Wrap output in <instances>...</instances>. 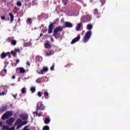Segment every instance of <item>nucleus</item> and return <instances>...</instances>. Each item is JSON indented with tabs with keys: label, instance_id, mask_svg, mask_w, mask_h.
I'll return each instance as SVG.
<instances>
[{
	"label": "nucleus",
	"instance_id": "0eeeda50",
	"mask_svg": "<svg viewBox=\"0 0 130 130\" xmlns=\"http://www.w3.org/2000/svg\"><path fill=\"white\" fill-rule=\"evenodd\" d=\"M14 121H15V119L14 118H11L10 119H9L8 120H7L6 123L9 124V125H12V124H13V122H14Z\"/></svg>",
	"mask_w": 130,
	"mask_h": 130
},
{
	"label": "nucleus",
	"instance_id": "a18cd8bd",
	"mask_svg": "<svg viewBox=\"0 0 130 130\" xmlns=\"http://www.w3.org/2000/svg\"><path fill=\"white\" fill-rule=\"evenodd\" d=\"M11 54H14V51H12L11 52Z\"/></svg>",
	"mask_w": 130,
	"mask_h": 130
},
{
	"label": "nucleus",
	"instance_id": "f8f14e48",
	"mask_svg": "<svg viewBox=\"0 0 130 130\" xmlns=\"http://www.w3.org/2000/svg\"><path fill=\"white\" fill-rule=\"evenodd\" d=\"M18 70H19V71H20V73H21V74H24V73H25V72H26L25 69L22 67L17 68L16 70L18 71Z\"/></svg>",
	"mask_w": 130,
	"mask_h": 130
},
{
	"label": "nucleus",
	"instance_id": "ddd939ff",
	"mask_svg": "<svg viewBox=\"0 0 130 130\" xmlns=\"http://www.w3.org/2000/svg\"><path fill=\"white\" fill-rule=\"evenodd\" d=\"M65 27H68L69 28H72V27H73V24H72L69 22H66Z\"/></svg>",
	"mask_w": 130,
	"mask_h": 130
},
{
	"label": "nucleus",
	"instance_id": "ea45409f",
	"mask_svg": "<svg viewBox=\"0 0 130 130\" xmlns=\"http://www.w3.org/2000/svg\"><path fill=\"white\" fill-rule=\"evenodd\" d=\"M20 62V60H19V59L16 60L17 63H18V62Z\"/></svg>",
	"mask_w": 130,
	"mask_h": 130
},
{
	"label": "nucleus",
	"instance_id": "bb28decb",
	"mask_svg": "<svg viewBox=\"0 0 130 130\" xmlns=\"http://www.w3.org/2000/svg\"><path fill=\"white\" fill-rule=\"evenodd\" d=\"M16 4L18 7H21V6H22V3H21L20 2H17Z\"/></svg>",
	"mask_w": 130,
	"mask_h": 130
},
{
	"label": "nucleus",
	"instance_id": "473e14b6",
	"mask_svg": "<svg viewBox=\"0 0 130 130\" xmlns=\"http://www.w3.org/2000/svg\"><path fill=\"white\" fill-rule=\"evenodd\" d=\"M44 94V96H48V92H45Z\"/></svg>",
	"mask_w": 130,
	"mask_h": 130
},
{
	"label": "nucleus",
	"instance_id": "f3484780",
	"mask_svg": "<svg viewBox=\"0 0 130 130\" xmlns=\"http://www.w3.org/2000/svg\"><path fill=\"white\" fill-rule=\"evenodd\" d=\"M86 28L87 30H91V29L93 28V25L91 24H87Z\"/></svg>",
	"mask_w": 130,
	"mask_h": 130
},
{
	"label": "nucleus",
	"instance_id": "e433bc0d",
	"mask_svg": "<svg viewBox=\"0 0 130 130\" xmlns=\"http://www.w3.org/2000/svg\"><path fill=\"white\" fill-rule=\"evenodd\" d=\"M1 19H2V20H5V16H2V17H1Z\"/></svg>",
	"mask_w": 130,
	"mask_h": 130
},
{
	"label": "nucleus",
	"instance_id": "9d476101",
	"mask_svg": "<svg viewBox=\"0 0 130 130\" xmlns=\"http://www.w3.org/2000/svg\"><path fill=\"white\" fill-rule=\"evenodd\" d=\"M20 117L24 120H26V119H28V115L27 114H21L20 115Z\"/></svg>",
	"mask_w": 130,
	"mask_h": 130
},
{
	"label": "nucleus",
	"instance_id": "4c0bfd02",
	"mask_svg": "<svg viewBox=\"0 0 130 130\" xmlns=\"http://www.w3.org/2000/svg\"><path fill=\"white\" fill-rule=\"evenodd\" d=\"M6 55L9 56V55H10V52H7V53L6 54Z\"/></svg>",
	"mask_w": 130,
	"mask_h": 130
},
{
	"label": "nucleus",
	"instance_id": "4468645a",
	"mask_svg": "<svg viewBox=\"0 0 130 130\" xmlns=\"http://www.w3.org/2000/svg\"><path fill=\"white\" fill-rule=\"evenodd\" d=\"M45 48H47L48 49H49L51 48V46L50 45L49 43H46V44H45Z\"/></svg>",
	"mask_w": 130,
	"mask_h": 130
},
{
	"label": "nucleus",
	"instance_id": "b1692460",
	"mask_svg": "<svg viewBox=\"0 0 130 130\" xmlns=\"http://www.w3.org/2000/svg\"><path fill=\"white\" fill-rule=\"evenodd\" d=\"M27 24H31L32 23V20H31V18H28L27 20Z\"/></svg>",
	"mask_w": 130,
	"mask_h": 130
},
{
	"label": "nucleus",
	"instance_id": "58836bf2",
	"mask_svg": "<svg viewBox=\"0 0 130 130\" xmlns=\"http://www.w3.org/2000/svg\"><path fill=\"white\" fill-rule=\"evenodd\" d=\"M84 33H85V30L82 31L81 35H84Z\"/></svg>",
	"mask_w": 130,
	"mask_h": 130
},
{
	"label": "nucleus",
	"instance_id": "9b49d317",
	"mask_svg": "<svg viewBox=\"0 0 130 130\" xmlns=\"http://www.w3.org/2000/svg\"><path fill=\"white\" fill-rule=\"evenodd\" d=\"M53 26V24H51L49 26V31H48L49 34H51V33H52V30H53V28H52Z\"/></svg>",
	"mask_w": 130,
	"mask_h": 130
},
{
	"label": "nucleus",
	"instance_id": "aec40b11",
	"mask_svg": "<svg viewBox=\"0 0 130 130\" xmlns=\"http://www.w3.org/2000/svg\"><path fill=\"white\" fill-rule=\"evenodd\" d=\"M54 36H55V38H58L60 35L59 34H57V32L54 33Z\"/></svg>",
	"mask_w": 130,
	"mask_h": 130
},
{
	"label": "nucleus",
	"instance_id": "1a4fd4ad",
	"mask_svg": "<svg viewBox=\"0 0 130 130\" xmlns=\"http://www.w3.org/2000/svg\"><path fill=\"white\" fill-rule=\"evenodd\" d=\"M62 31V27H58L54 29V33H57L58 32H61Z\"/></svg>",
	"mask_w": 130,
	"mask_h": 130
},
{
	"label": "nucleus",
	"instance_id": "6e6552de",
	"mask_svg": "<svg viewBox=\"0 0 130 130\" xmlns=\"http://www.w3.org/2000/svg\"><path fill=\"white\" fill-rule=\"evenodd\" d=\"M80 38L81 37L80 36H78L77 37L75 38L74 39L72 40V41L71 42V44H74V43H76V42L79 41Z\"/></svg>",
	"mask_w": 130,
	"mask_h": 130
},
{
	"label": "nucleus",
	"instance_id": "3c124183",
	"mask_svg": "<svg viewBox=\"0 0 130 130\" xmlns=\"http://www.w3.org/2000/svg\"><path fill=\"white\" fill-rule=\"evenodd\" d=\"M9 57L10 58H11V57H12V56H11V54L9 55Z\"/></svg>",
	"mask_w": 130,
	"mask_h": 130
},
{
	"label": "nucleus",
	"instance_id": "20e7f679",
	"mask_svg": "<svg viewBox=\"0 0 130 130\" xmlns=\"http://www.w3.org/2000/svg\"><path fill=\"white\" fill-rule=\"evenodd\" d=\"M38 109H40L41 110H43V109H45V107L43 106L42 102H40L38 103Z\"/></svg>",
	"mask_w": 130,
	"mask_h": 130
},
{
	"label": "nucleus",
	"instance_id": "c756f323",
	"mask_svg": "<svg viewBox=\"0 0 130 130\" xmlns=\"http://www.w3.org/2000/svg\"><path fill=\"white\" fill-rule=\"evenodd\" d=\"M41 95H42V94H41V92L39 91V92H38V96L39 97H41Z\"/></svg>",
	"mask_w": 130,
	"mask_h": 130
},
{
	"label": "nucleus",
	"instance_id": "dca6fc26",
	"mask_svg": "<svg viewBox=\"0 0 130 130\" xmlns=\"http://www.w3.org/2000/svg\"><path fill=\"white\" fill-rule=\"evenodd\" d=\"M9 16H10V18H11L10 21L13 22V21H14V15H13V14H12V13H10Z\"/></svg>",
	"mask_w": 130,
	"mask_h": 130
},
{
	"label": "nucleus",
	"instance_id": "7ed1b4c3",
	"mask_svg": "<svg viewBox=\"0 0 130 130\" xmlns=\"http://www.w3.org/2000/svg\"><path fill=\"white\" fill-rule=\"evenodd\" d=\"M13 115V113L11 111L7 112L6 113H5L3 116L2 118L3 120L6 119V118H9L10 116H12Z\"/></svg>",
	"mask_w": 130,
	"mask_h": 130
},
{
	"label": "nucleus",
	"instance_id": "f03ea898",
	"mask_svg": "<svg viewBox=\"0 0 130 130\" xmlns=\"http://www.w3.org/2000/svg\"><path fill=\"white\" fill-rule=\"evenodd\" d=\"M92 35V32L91 31H87L83 38V42H84V43H86V42H87L89 41V39L91 38V35Z\"/></svg>",
	"mask_w": 130,
	"mask_h": 130
},
{
	"label": "nucleus",
	"instance_id": "c85d7f7f",
	"mask_svg": "<svg viewBox=\"0 0 130 130\" xmlns=\"http://www.w3.org/2000/svg\"><path fill=\"white\" fill-rule=\"evenodd\" d=\"M30 90L32 93H34V92H35V87H32L31 88H30Z\"/></svg>",
	"mask_w": 130,
	"mask_h": 130
},
{
	"label": "nucleus",
	"instance_id": "a19ab883",
	"mask_svg": "<svg viewBox=\"0 0 130 130\" xmlns=\"http://www.w3.org/2000/svg\"><path fill=\"white\" fill-rule=\"evenodd\" d=\"M51 41H52V42H53V41H54L53 38H51Z\"/></svg>",
	"mask_w": 130,
	"mask_h": 130
},
{
	"label": "nucleus",
	"instance_id": "f257e3e1",
	"mask_svg": "<svg viewBox=\"0 0 130 130\" xmlns=\"http://www.w3.org/2000/svg\"><path fill=\"white\" fill-rule=\"evenodd\" d=\"M27 123V121H25L22 122L21 119H17L16 123L15 124V125H17L16 129H19V127H21L22 125H24Z\"/></svg>",
	"mask_w": 130,
	"mask_h": 130
},
{
	"label": "nucleus",
	"instance_id": "49530a36",
	"mask_svg": "<svg viewBox=\"0 0 130 130\" xmlns=\"http://www.w3.org/2000/svg\"><path fill=\"white\" fill-rule=\"evenodd\" d=\"M37 116H41V115L40 114H38V115H37Z\"/></svg>",
	"mask_w": 130,
	"mask_h": 130
},
{
	"label": "nucleus",
	"instance_id": "cd10ccee",
	"mask_svg": "<svg viewBox=\"0 0 130 130\" xmlns=\"http://www.w3.org/2000/svg\"><path fill=\"white\" fill-rule=\"evenodd\" d=\"M12 45H16V44H17V41H16V40H13L12 42Z\"/></svg>",
	"mask_w": 130,
	"mask_h": 130
},
{
	"label": "nucleus",
	"instance_id": "09e8293b",
	"mask_svg": "<svg viewBox=\"0 0 130 130\" xmlns=\"http://www.w3.org/2000/svg\"><path fill=\"white\" fill-rule=\"evenodd\" d=\"M36 82H37V83H40V82H39V80H37L36 81Z\"/></svg>",
	"mask_w": 130,
	"mask_h": 130
},
{
	"label": "nucleus",
	"instance_id": "79ce46f5",
	"mask_svg": "<svg viewBox=\"0 0 130 130\" xmlns=\"http://www.w3.org/2000/svg\"><path fill=\"white\" fill-rule=\"evenodd\" d=\"M15 78H16V76H12V79H15Z\"/></svg>",
	"mask_w": 130,
	"mask_h": 130
},
{
	"label": "nucleus",
	"instance_id": "2eb2a0df",
	"mask_svg": "<svg viewBox=\"0 0 130 130\" xmlns=\"http://www.w3.org/2000/svg\"><path fill=\"white\" fill-rule=\"evenodd\" d=\"M81 26H82L81 23H79L78 24L77 26H76L77 31H80V28H81Z\"/></svg>",
	"mask_w": 130,
	"mask_h": 130
},
{
	"label": "nucleus",
	"instance_id": "39448f33",
	"mask_svg": "<svg viewBox=\"0 0 130 130\" xmlns=\"http://www.w3.org/2000/svg\"><path fill=\"white\" fill-rule=\"evenodd\" d=\"M0 126H3V128L4 129H8V130H15V128L14 127H12L11 128H9V126L7 125H4V124L3 122H0Z\"/></svg>",
	"mask_w": 130,
	"mask_h": 130
},
{
	"label": "nucleus",
	"instance_id": "6ab92c4d",
	"mask_svg": "<svg viewBox=\"0 0 130 130\" xmlns=\"http://www.w3.org/2000/svg\"><path fill=\"white\" fill-rule=\"evenodd\" d=\"M98 10L97 9H95L94 11V15L95 16H96V18H99V17L98 16Z\"/></svg>",
	"mask_w": 130,
	"mask_h": 130
},
{
	"label": "nucleus",
	"instance_id": "c9c22d12",
	"mask_svg": "<svg viewBox=\"0 0 130 130\" xmlns=\"http://www.w3.org/2000/svg\"><path fill=\"white\" fill-rule=\"evenodd\" d=\"M15 51H17V52H20V50L19 49H15Z\"/></svg>",
	"mask_w": 130,
	"mask_h": 130
},
{
	"label": "nucleus",
	"instance_id": "a211bd4d",
	"mask_svg": "<svg viewBox=\"0 0 130 130\" xmlns=\"http://www.w3.org/2000/svg\"><path fill=\"white\" fill-rule=\"evenodd\" d=\"M50 122V119H49V118H47L45 119V123H46V124H48V123H49Z\"/></svg>",
	"mask_w": 130,
	"mask_h": 130
},
{
	"label": "nucleus",
	"instance_id": "8fccbe9b",
	"mask_svg": "<svg viewBox=\"0 0 130 130\" xmlns=\"http://www.w3.org/2000/svg\"><path fill=\"white\" fill-rule=\"evenodd\" d=\"M40 36H41V37H42V36H43V34H40Z\"/></svg>",
	"mask_w": 130,
	"mask_h": 130
},
{
	"label": "nucleus",
	"instance_id": "72a5a7b5",
	"mask_svg": "<svg viewBox=\"0 0 130 130\" xmlns=\"http://www.w3.org/2000/svg\"><path fill=\"white\" fill-rule=\"evenodd\" d=\"M54 69V65L51 67L50 70L51 71H53Z\"/></svg>",
	"mask_w": 130,
	"mask_h": 130
},
{
	"label": "nucleus",
	"instance_id": "423d86ee",
	"mask_svg": "<svg viewBox=\"0 0 130 130\" xmlns=\"http://www.w3.org/2000/svg\"><path fill=\"white\" fill-rule=\"evenodd\" d=\"M48 72V68L45 67L43 70H41V72H39L38 74L39 75H43L45 73Z\"/></svg>",
	"mask_w": 130,
	"mask_h": 130
},
{
	"label": "nucleus",
	"instance_id": "a878e982",
	"mask_svg": "<svg viewBox=\"0 0 130 130\" xmlns=\"http://www.w3.org/2000/svg\"><path fill=\"white\" fill-rule=\"evenodd\" d=\"M6 56H7V55L4 53H2L1 55L2 58H5V57H6Z\"/></svg>",
	"mask_w": 130,
	"mask_h": 130
},
{
	"label": "nucleus",
	"instance_id": "393cba45",
	"mask_svg": "<svg viewBox=\"0 0 130 130\" xmlns=\"http://www.w3.org/2000/svg\"><path fill=\"white\" fill-rule=\"evenodd\" d=\"M24 45H25V46H31V45H32V44H31V43H30V42H28V43L25 44Z\"/></svg>",
	"mask_w": 130,
	"mask_h": 130
},
{
	"label": "nucleus",
	"instance_id": "c03bdc74",
	"mask_svg": "<svg viewBox=\"0 0 130 130\" xmlns=\"http://www.w3.org/2000/svg\"><path fill=\"white\" fill-rule=\"evenodd\" d=\"M27 64L28 65V66H30V62H27Z\"/></svg>",
	"mask_w": 130,
	"mask_h": 130
},
{
	"label": "nucleus",
	"instance_id": "5701e85b",
	"mask_svg": "<svg viewBox=\"0 0 130 130\" xmlns=\"http://www.w3.org/2000/svg\"><path fill=\"white\" fill-rule=\"evenodd\" d=\"M43 130H49V127L47 125L45 126L43 128Z\"/></svg>",
	"mask_w": 130,
	"mask_h": 130
},
{
	"label": "nucleus",
	"instance_id": "7c9ffc66",
	"mask_svg": "<svg viewBox=\"0 0 130 130\" xmlns=\"http://www.w3.org/2000/svg\"><path fill=\"white\" fill-rule=\"evenodd\" d=\"M46 56H49V55H51V52L46 53Z\"/></svg>",
	"mask_w": 130,
	"mask_h": 130
},
{
	"label": "nucleus",
	"instance_id": "412c9836",
	"mask_svg": "<svg viewBox=\"0 0 130 130\" xmlns=\"http://www.w3.org/2000/svg\"><path fill=\"white\" fill-rule=\"evenodd\" d=\"M2 89H1L0 90V96H4V95H6V94H7V92H4V91H3L2 92Z\"/></svg>",
	"mask_w": 130,
	"mask_h": 130
},
{
	"label": "nucleus",
	"instance_id": "2f4dec72",
	"mask_svg": "<svg viewBox=\"0 0 130 130\" xmlns=\"http://www.w3.org/2000/svg\"><path fill=\"white\" fill-rule=\"evenodd\" d=\"M7 88H8V86H1V89H7Z\"/></svg>",
	"mask_w": 130,
	"mask_h": 130
},
{
	"label": "nucleus",
	"instance_id": "4be33fe9",
	"mask_svg": "<svg viewBox=\"0 0 130 130\" xmlns=\"http://www.w3.org/2000/svg\"><path fill=\"white\" fill-rule=\"evenodd\" d=\"M21 92H22V94H25V93H26V88L25 87L21 89Z\"/></svg>",
	"mask_w": 130,
	"mask_h": 130
},
{
	"label": "nucleus",
	"instance_id": "603ef678",
	"mask_svg": "<svg viewBox=\"0 0 130 130\" xmlns=\"http://www.w3.org/2000/svg\"><path fill=\"white\" fill-rule=\"evenodd\" d=\"M1 76H3V74H2Z\"/></svg>",
	"mask_w": 130,
	"mask_h": 130
},
{
	"label": "nucleus",
	"instance_id": "37998d69",
	"mask_svg": "<svg viewBox=\"0 0 130 130\" xmlns=\"http://www.w3.org/2000/svg\"><path fill=\"white\" fill-rule=\"evenodd\" d=\"M14 98L16 99V98L17 97V95H13Z\"/></svg>",
	"mask_w": 130,
	"mask_h": 130
},
{
	"label": "nucleus",
	"instance_id": "de8ad7c7",
	"mask_svg": "<svg viewBox=\"0 0 130 130\" xmlns=\"http://www.w3.org/2000/svg\"><path fill=\"white\" fill-rule=\"evenodd\" d=\"M4 72H5V74H7V70H4Z\"/></svg>",
	"mask_w": 130,
	"mask_h": 130
},
{
	"label": "nucleus",
	"instance_id": "f704fd0d",
	"mask_svg": "<svg viewBox=\"0 0 130 130\" xmlns=\"http://www.w3.org/2000/svg\"><path fill=\"white\" fill-rule=\"evenodd\" d=\"M34 115H36V116H37L38 113H37V112H34Z\"/></svg>",
	"mask_w": 130,
	"mask_h": 130
}]
</instances>
